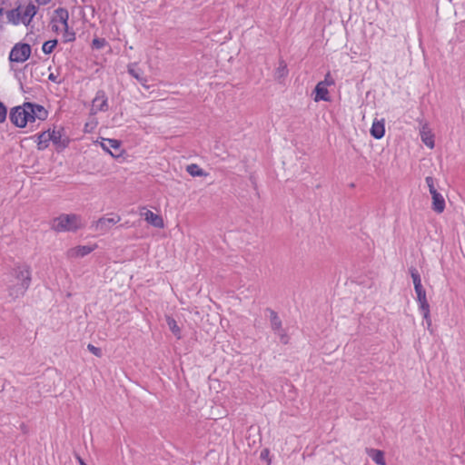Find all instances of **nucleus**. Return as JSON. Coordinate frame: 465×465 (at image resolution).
Instances as JSON below:
<instances>
[{
    "mask_svg": "<svg viewBox=\"0 0 465 465\" xmlns=\"http://www.w3.org/2000/svg\"><path fill=\"white\" fill-rule=\"evenodd\" d=\"M81 465H86L82 460H80Z\"/></svg>",
    "mask_w": 465,
    "mask_h": 465,
    "instance_id": "nucleus-39",
    "label": "nucleus"
},
{
    "mask_svg": "<svg viewBox=\"0 0 465 465\" xmlns=\"http://www.w3.org/2000/svg\"><path fill=\"white\" fill-rule=\"evenodd\" d=\"M109 109L108 98L104 90H98L92 102V114H95L98 112H106Z\"/></svg>",
    "mask_w": 465,
    "mask_h": 465,
    "instance_id": "nucleus-7",
    "label": "nucleus"
},
{
    "mask_svg": "<svg viewBox=\"0 0 465 465\" xmlns=\"http://www.w3.org/2000/svg\"><path fill=\"white\" fill-rule=\"evenodd\" d=\"M4 14V8L0 7V19H2Z\"/></svg>",
    "mask_w": 465,
    "mask_h": 465,
    "instance_id": "nucleus-38",
    "label": "nucleus"
},
{
    "mask_svg": "<svg viewBox=\"0 0 465 465\" xmlns=\"http://www.w3.org/2000/svg\"><path fill=\"white\" fill-rule=\"evenodd\" d=\"M31 270L26 264H20L12 269L7 281L8 295L16 300L25 295L31 284Z\"/></svg>",
    "mask_w": 465,
    "mask_h": 465,
    "instance_id": "nucleus-1",
    "label": "nucleus"
},
{
    "mask_svg": "<svg viewBox=\"0 0 465 465\" xmlns=\"http://www.w3.org/2000/svg\"><path fill=\"white\" fill-rule=\"evenodd\" d=\"M270 313V322L272 330L279 336L280 341L283 344L289 342V336L282 328V323L276 312L267 309Z\"/></svg>",
    "mask_w": 465,
    "mask_h": 465,
    "instance_id": "nucleus-6",
    "label": "nucleus"
},
{
    "mask_svg": "<svg viewBox=\"0 0 465 465\" xmlns=\"http://www.w3.org/2000/svg\"><path fill=\"white\" fill-rule=\"evenodd\" d=\"M57 43L58 42H57L56 39L49 40V41L45 42L43 46H42L43 52L45 54H51L54 51V49L55 48V46L57 45Z\"/></svg>",
    "mask_w": 465,
    "mask_h": 465,
    "instance_id": "nucleus-26",
    "label": "nucleus"
},
{
    "mask_svg": "<svg viewBox=\"0 0 465 465\" xmlns=\"http://www.w3.org/2000/svg\"><path fill=\"white\" fill-rule=\"evenodd\" d=\"M269 454V451L268 450H263L262 452H261V458L262 459H265Z\"/></svg>",
    "mask_w": 465,
    "mask_h": 465,
    "instance_id": "nucleus-35",
    "label": "nucleus"
},
{
    "mask_svg": "<svg viewBox=\"0 0 465 465\" xmlns=\"http://www.w3.org/2000/svg\"><path fill=\"white\" fill-rule=\"evenodd\" d=\"M36 12V6L33 4H29L23 12L21 11V23L27 25L35 15Z\"/></svg>",
    "mask_w": 465,
    "mask_h": 465,
    "instance_id": "nucleus-14",
    "label": "nucleus"
},
{
    "mask_svg": "<svg viewBox=\"0 0 465 465\" xmlns=\"http://www.w3.org/2000/svg\"><path fill=\"white\" fill-rule=\"evenodd\" d=\"M52 30L54 32H58L60 30L59 26L56 25V23H52Z\"/></svg>",
    "mask_w": 465,
    "mask_h": 465,
    "instance_id": "nucleus-36",
    "label": "nucleus"
},
{
    "mask_svg": "<svg viewBox=\"0 0 465 465\" xmlns=\"http://www.w3.org/2000/svg\"><path fill=\"white\" fill-rule=\"evenodd\" d=\"M410 273L413 281L414 289L421 287V279L418 270L414 267L410 268Z\"/></svg>",
    "mask_w": 465,
    "mask_h": 465,
    "instance_id": "nucleus-24",
    "label": "nucleus"
},
{
    "mask_svg": "<svg viewBox=\"0 0 465 465\" xmlns=\"http://www.w3.org/2000/svg\"><path fill=\"white\" fill-rule=\"evenodd\" d=\"M330 77H331L330 74H327L325 76V80L323 82H325L326 86L333 84V81L331 79H330Z\"/></svg>",
    "mask_w": 465,
    "mask_h": 465,
    "instance_id": "nucleus-34",
    "label": "nucleus"
},
{
    "mask_svg": "<svg viewBox=\"0 0 465 465\" xmlns=\"http://www.w3.org/2000/svg\"><path fill=\"white\" fill-rule=\"evenodd\" d=\"M48 79L52 82L59 83V81L57 80V76L53 73L49 74Z\"/></svg>",
    "mask_w": 465,
    "mask_h": 465,
    "instance_id": "nucleus-33",
    "label": "nucleus"
},
{
    "mask_svg": "<svg viewBox=\"0 0 465 465\" xmlns=\"http://www.w3.org/2000/svg\"><path fill=\"white\" fill-rule=\"evenodd\" d=\"M2 24H3V21H2V19H0V28H2Z\"/></svg>",
    "mask_w": 465,
    "mask_h": 465,
    "instance_id": "nucleus-40",
    "label": "nucleus"
},
{
    "mask_svg": "<svg viewBox=\"0 0 465 465\" xmlns=\"http://www.w3.org/2000/svg\"><path fill=\"white\" fill-rule=\"evenodd\" d=\"M87 349L90 352H92L94 355H95L97 357H102V355H103L102 350L98 347H95L94 345H93L91 343L87 345Z\"/></svg>",
    "mask_w": 465,
    "mask_h": 465,
    "instance_id": "nucleus-30",
    "label": "nucleus"
},
{
    "mask_svg": "<svg viewBox=\"0 0 465 465\" xmlns=\"http://www.w3.org/2000/svg\"><path fill=\"white\" fill-rule=\"evenodd\" d=\"M314 92H315V97H314L315 102L330 101L329 91L327 89L325 82L318 83L317 85L315 86Z\"/></svg>",
    "mask_w": 465,
    "mask_h": 465,
    "instance_id": "nucleus-11",
    "label": "nucleus"
},
{
    "mask_svg": "<svg viewBox=\"0 0 465 465\" xmlns=\"http://www.w3.org/2000/svg\"><path fill=\"white\" fill-rule=\"evenodd\" d=\"M102 147L114 157L121 154V143L118 140L104 139L102 143Z\"/></svg>",
    "mask_w": 465,
    "mask_h": 465,
    "instance_id": "nucleus-9",
    "label": "nucleus"
},
{
    "mask_svg": "<svg viewBox=\"0 0 465 465\" xmlns=\"http://www.w3.org/2000/svg\"><path fill=\"white\" fill-rule=\"evenodd\" d=\"M51 139L52 136L50 135V131L42 132L41 134H39L37 137L38 150H45V148H47Z\"/></svg>",
    "mask_w": 465,
    "mask_h": 465,
    "instance_id": "nucleus-18",
    "label": "nucleus"
},
{
    "mask_svg": "<svg viewBox=\"0 0 465 465\" xmlns=\"http://www.w3.org/2000/svg\"><path fill=\"white\" fill-rule=\"evenodd\" d=\"M107 45V41L104 38H94L92 42V47L94 49H102Z\"/></svg>",
    "mask_w": 465,
    "mask_h": 465,
    "instance_id": "nucleus-28",
    "label": "nucleus"
},
{
    "mask_svg": "<svg viewBox=\"0 0 465 465\" xmlns=\"http://www.w3.org/2000/svg\"><path fill=\"white\" fill-rule=\"evenodd\" d=\"M368 453L371 460L378 465H386L384 453L380 450L370 449Z\"/></svg>",
    "mask_w": 465,
    "mask_h": 465,
    "instance_id": "nucleus-20",
    "label": "nucleus"
},
{
    "mask_svg": "<svg viewBox=\"0 0 465 465\" xmlns=\"http://www.w3.org/2000/svg\"><path fill=\"white\" fill-rule=\"evenodd\" d=\"M63 29L64 31V42H72L75 39V34L74 31L69 30L68 25H66V26H63Z\"/></svg>",
    "mask_w": 465,
    "mask_h": 465,
    "instance_id": "nucleus-27",
    "label": "nucleus"
},
{
    "mask_svg": "<svg viewBox=\"0 0 465 465\" xmlns=\"http://www.w3.org/2000/svg\"><path fill=\"white\" fill-rule=\"evenodd\" d=\"M384 134H385L384 120L374 121L372 124V126L371 128V134L376 139H381L384 136Z\"/></svg>",
    "mask_w": 465,
    "mask_h": 465,
    "instance_id": "nucleus-17",
    "label": "nucleus"
},
{
    "mask_svg": "<svg viewBox=\"0 0 465 465\" xmlns=\"http://www.w3.org/2000/svg\"><path fill=\"white\" fill-rule=\"evenodd\" d=\"M95 248L94 246L80 245L74 248H71L67 252V256L70 258L84 257L92 252Z\"/></svg>",
    "mask_w": 465,
    "mask_h": 465,
    "instance_id": "nucleus-10",
    "label": "nucleus"
},
{
    "mask_svg": "<svg viewBox=\"0 0 465 465\" xmlns=\"http://www.w3.org/2000/svg\"><path fill=\"white\" fill-rule=\"evenodd\" d=\"M82 227L81 217L76 214H62L52 223V228L57 232H75Z\"/></svg>",
    "mask_w": 465,
    "mask_h": 465,
    "instance_id": "nucleus-3",
    "label": "nucleus"
},
{
    "mask_svg": "<svg viewBox=\"0 0 465 465\" xmlns=\"http://www.w3.org/2000/svg\"><path fill=\"white\" fill-rule=\"evenodd\" d=\"M50 135L52 136L51 141L54 143V144L60 146L62 148L66 147L67 143L62 139V134L60 131H53L50 132Z\"/></svg>",
    "mask_w": 465,
    "mask_h": 465,
    "instance_id": "nucleus-22",
    "label": "nucleus"
},
{
    "mask_svg": "<svg viewBox=\"0 0 465 465\" xmlns=\"http://www.w3.org/2000/svg\"><path fill=\"white\" fill-rule=\"evenodd\" d=\"M415 292L417 294V302L419 303V309L420 311H425V312H428V307H430V304L427 301L426 297V291L423 288V286L414 289Z\"/></svg>",
    "mask_w": 465,
    "mask_h": 465,
    "instance_id": "nucleus-13",
    "label": "nucleus"
},
{
    "mask_svg": "<svg viewBox=\"0 0 465 465\" xmlns=\"http://www.w3.org/2000/svg\"><path fill=\"white\" fill-rule=\"evenodd\" d=\"M7 109L5 104L0 102V124L4 123L6 119Z\"/></svg>",
    "mask_w": 465,
    "mask_h": 465,
    "instance_id": "nucleus-31",
    "label": "nucleus"
},
{
    "mask_svg": "<svg viewBox=\"0 0 465 465\" xmlns=\"http://www.w3.org/2000/svg\"><path fill=\"white\" fill-rule=\"evenodd\" d=\"M422 313L423 319L426 322L427 328L430 329L431 326V320L430 316V307H428V312L426 313L425 311H420Z\"/></svg>",
    "mask_w": 465,
    "mask_h": 465,
    "instance_id": "nucleus-32",
    "label": "nucleus"
},
{
    "mask_svg": "<svg viewBox=\"0 0 465 465\" xmlns=\"http://www.w3.org/2000/svg\"><path fill=\"white\" fill-rule=\"evenodd\" d=\"M142 215L144 216L145 221L153 226L156 228L163 227V218L152 211L147 210L145 213H142Z\"/></svg>",
    "mask_w": 465,
    "mask_h": 465,
    "instance_id": "nucleus-12",
    "label": "nucleus"
},
{
    "mask_svg": "<svg viewBox=\"0 0 465 465\" xmlns=\"http://www.w3.org/2000/svg\"><path fill=\"white\" fill-rule=\"evenodd\" d=\"M48 112L40 104L25 103L21 106L13 108L10 112V121L15 126L23 128L27 123H33L36 119L44 121L47 118Z\"/></svg>",
    "mask_w": 465,
    "mask_h": 465,
    "instance_id": "nucleus-2",
    "label": "nucleus"
},
{
    "mask_svg": "<svg viewBox=\"0 0 465 465\" xmlns=\"http://www.w3.org/2000/svg\"><path fill=\"white\" fill-rule=\"evenodd\" d=\"M166 322H167V325H168L169 329L171 330V331L177 338H180L181 330H180L179 326L177 325L176 321L174 319L171 318V317H168Z\"/></svg>",
    "mask_w": 465,
    "mask_h": 465,
    "instance_id": "nucleus-25",
    "label": "nucleus"
},
{
    "mask_svg": "<svg viewBox=\"0 0 465 465\" xmlns=\"http://www.w3.org/2000/svg\"><path fill=\"white\" fill-rule=\"evenodd\" d=\"M31 54V46L28 44L18 43L14 45L9 54V60L15 63L25 62Z\"/></svg>",
    "mask_w": 465,
    "mask_h": 465,
    "instance_id": "nucleus-5",
    "label": "nucleus"
},
{
    "mask_svg": "<svg viewBox=\"0 0 465 465\" xmlns=\"http://www.w3.org/2000/svg\"><path fill=\"white\" fill-rule=\"evenodd\" d=\"M121 221V217L117 214H114L112 217H101L97 221L94 222L91 225V229L100 234H105L114 224Z\"/></svg>",
    "mask_w": 465,
    "mask_h": 465,
    "instance_id": "nucleus-4",
    "label": "nucleus"
},
{
    "mask_svg": "<svg viewBox=\"0 0 465 465\" xmlns=\"http://www.w3.org/2000/svg\"><path fill=\"white\" fill-rule=\"evenodd\" d=\"M186 171L188 172V173H190L193 177H195V176L201 177V176L205 175L204 171L195 163L189 164L186 167Z\"/></svg>",
    "mask_w": 465,
    "mask_h": 465,
    "instance_id": "nucleus-23",
    "label": "nucleus"
},
{
    "mask_svg": "<svg viewBox=\"0 0 465 465\" xmlns=\"http://www.w3.org/2000/svg\"><path fill=\"white\" fill-rule=\"evenodd\" d=\"M38 4L40 5H45L47 4L50 0H35Z\"/></svg>",
    "mask_w": 465,
    "mask_h": 465,
    "instance_id": "nucleus-37",
    "label": "nucleus"
},
{
    "mask_svg": "<svg viewBox=\"0 0 465 465\" xmlns=\"http://www.w3.org/2000/svg\"><path fill=\"white\" fill-rule=\"evenodd\" d=\"M6 17L8 19V22L18 25L21 23V10L20 7L16 9L10 10L6 13Z\"/></svg>",
    "mask_w": 465,
    "mask_h": 465,
    "instance_id": "nucleus-21",
    "label": "nucleus"
},
{
    "mask_svg": "<svg viewBox=\"0 0 465 465\" xmlns=\"http://www.w3.org/2000/svg\"><path fill=\"white\" fill-rule=\"evenodd\" d=\"M432 198V210L437 213H441L445 210V200L443 196L438 192L431 194Z\"/></svg>",
    "mask_w": 465,
    "mask_h": 465,
    "instance_id": "nucleus-15",
    "label": "nucleus"
},
{
    "mask_svg": "<svg viewBox=\"0 0 465 465\" xmlns=\"http://www.w3.org/2000/svg\"><path fill=\"white\" fill-rule=\"evenodd\" d=\"M420 138L421 141L430 149L434 147V139L431 132L425 126H423L420 130Z\"/></svg>",
    "mask_w": 465,
    "mask_h": 465,
    "instance_id": "nucleus-19",
    "label": "nucleus"
},
{
    "mask_svg": "<svg viewBox=\"0 0 465 465\" xmlns=\"http://www.w3.org/2000/svg\"><path fill=\"white\" fill-rule=\"evenodd\" d=\"M54 16L52 18V23H61L63 26L68 25L69 14L64 8L59 7L54 11Z\"/></svg>",
    "mask_w": 465,
    "mask_h": 465,
    "instance_id": "nucleus-16",
    "label": "nucleus"
},
{
    "mask_svg": "<svg viewBox=\"0 0 465 465\" xmlns=\"http://www.w3.org/2000/svg\"><path fill=\"white\" fill-rule=\"evenodd\" d=\"M425 181H426V183L428 185L430 194L438 193V191L435 187L434 179L431 176H427Z\"/></svg>",
    "mask_w": 465,
    "mask_h": 465,
    "instance_id": "nucleus-29",
    "label": "nucleus"
},
{
    "mask_svg": "<svg viewBox=\"0 0 465 465\" xmlns=\"http://www.w3.org/2000/svg\"><path fill=\"white\" fill-rule=\"evenodd\" d=\"M128 74L135 78L143 87L149 88L147 85L148 78L144 75L142 68L138 66L137 63H131L127 65Z\"/></svg>",
    "mask_w": 465,
    "mask_h": 465,
    "instance_id": "nucleus-8",
    "label": "nucleus"
}]
</instances>
